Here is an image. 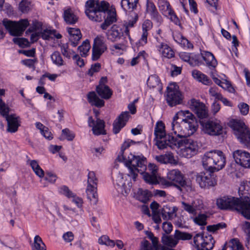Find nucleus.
<instances>
[{
  "mask_svg": "<svg viewBox=\"0 0 250 250\" xmlns=\"http://www.w3.org/2000/svg\"><path fill=\"white\" fill-rule=\"evenodd\" d=\"M226 157L223 152L219 150H212L206 152L202 156L203 167L210 173L204 172L196 175V181L201 188H209L216 185L217 181L212 173L224 167Z\"/></svg>",
  "mask_w": 250,
  "mask_h": 250,
  "instance_id": "obj_1",
  "label": "nucleus"
},
{
  "mask_svg": "<svg viewBox=\"0 0 250 250\" xmlns=\"http://www.w3.org/2000/svg\"><path fill=\"white\" fill-rule=\"evenodd\" d=\"M126 167L128 168L129 173L127 176L135 181L138 173L143 175L145 182L150 185H156L159 183L160 176L158 173V167L156 165L149 164L147 169L146 161L143 156H135L131 153L128 156L126 163Z\"/></svg>",
  "mask_w": 250,
  "mask_h": 250,
  "instance_id": "obj_2",
  "label": "nucleus"
},
{
  "mask_svg": "<svg viewBox=\"0 0 250 250\" xmlns=\"http://www.w3.org/2000/svg\"><path fill=\"white\" fill-rule=\"evenodd\" d=\"M85 13L90 20L100 22L104 19L101 25L103 30H106L116 21L115 12L109 10V3L104 0H88L85 3Z\"/></svg>",
  "mask_w": 250,
  "mask_h": 250,
  "instance_id": "obj_3",
  "label": "nucleus"
},
{
  "mask_svg": "<svg viewBox=\"0 0 250 250\" xmlns=\"http://www.w3.org/2000/svg\"><path fill=\"white\" fill-rule=\"evenodd\" d=\"M216 205L221 209H235L247 219H250V203L247 200L232 196H224L216 200Z\"/></svg>",
  "mask_w": 250,
  "mask_h": 250,
  "instance_id": "obj_4",
  "label": "nucleus"
},
{
  "mask_svg": "<svg viewBox=\"0 0 250 250\" xmlns=\"http://www.w3.org/2000/svg\"><path fill=\"white\" fill-rule=\"evenodd\" d=\"M169 147L176 149L179 155L186 158H191L195 155L199 149L197 142L188 138L180 140L175 138Z\"/></svg>",
  "mask_w": 250,
  "mask_h": 250,
  "instance_id": "obj_5",
  "label": "nucleus"
},
{
  "mask_svg": "<svg viewBox=\"0 0 250 250\" xmlns=\"http://www.w3.org/2000/svg\"><path fill=\"white\" fill-rule=\"evenodd\" d=\"M29 24V22L26 19L21 20L19 21L4 19L2 21V25L0 23V40L3 39L5 35L3 25L11 36H20Z\"/></svg>",
  "mask_w": 250,
  "mask_h": 250,
  "instance_id": "obj_6",
  "label": "nucleus"
},
{
  "mask_svg": "<svg viewBox=\"0 0 250 250\" xmlns=\"http://www.w3.org/2000/svg\"><path fill=\"white\" fill-rule=\"evenodd\" d=\"M165 128V125L161 121L158 122L154 128L155 144L160 149L169 147L175 139L174 136L166 134Z\"/></svg>",
  "mask_w": 250,
  "mask_h": 250,
  "instance_id": "obj_7",
  "label": "nucleus"
},
{
  "mask_svg": "<svg viewBox=\"0 0 250 250\" xmlns=\"http://www.w3.org/2000/svg\"><path fill=\"white\" fill-rule=\"evenodd\" d=\"M229 125L233 130L238 140L243 144L247 145L250 142V133L244 123L239 120H231Z\"/></svg>",
  "mask_w": 250,
  "mask_h": 250,
  "instance_id": "obj_8",
  "label": "nucleus"
},
{
  "mask_svg": "<svg viewBox=\"0 0 250 250\" xmlns=\"http://www.w3.org/2000/svg\"><path fill=\"white\" fill-rule=\"evenodd\" d=\"M174 119L180 121L185 128L188 127L189 130L194 132L197 130V122L194 116L188 110H181L178 112L174 116Z\"/></svg>",
  "mask_w": 250,
  "mask_h": 250,
  "instance_id": "obj_9",
  "label": "nucleus"
},
{
  "mask_svg": "<svg viewBox=\"0 0 250 250\" xmlns=\"http://www.w3.org/2000/svg\"><path fill=\"white\" fill-rule=\"evenodd\" d=\"M193 242L197 250H211L214 247L215 240L211 235L197 234L193 238Z\"/></svg>",
  "mask_w": 250,
  "mask_h": 250,
  "instance_id": "obj_10",
  "label": "nucleus"
},
{
  "mask_svg": "<svg viewBox=\"0 0 250 250\" xmlns=\"http://www.w3.org/2000/svg\"><path fill=\"white\" fill-rule=\"evenodd\" d=\"M98 179L93 171H89L87 175V186L86 193L87 198L93 204L98 201L97 190Z\"/></svg>",
  "mask_w": 250,
  "mask_h": 250,
  "instance_id": "obj_11",
  "label": "nucleus"
},
{
  "mask_svg": "<svg viewBox=\"0 0 250 250\" xmlns=\"http://www.w3.org/2000/svg\"><path fill=\"white\" fill-rule=\"evenodd\" d=\"M183 99V95L178 90V86L175 83H170L167 87L166 101L168 105L173 106L181 104Z\"/></svg>",
  "mask_w": 250,
  "mask_h": 250,
  "instance_id": "obj_12",
  "label": "nucleus"
},
{
  "mask_svg": "<svg viewBox=\"0 0 250 250\" xmlns=\"http://www.w3.org/2000/svg\"><path fill=\"white\" fill-rule=\"evenodd\" d=\"M203 130L209 135L218 136L223 133V126L217 119L208 120L201 123Z\"/></svg>",
  "mask_w": 250,
  "mask_h": 250,
  "instance_id": "obj_13",
  "label": "nucleus"
},
{
  "mask_svg": "<svg viewBox=\"0 0 250 250\" xmlns=\"http://www.w3.org/2000/svg\"><path fill=\"white\" fill-rule=\"evenodd\" d=\"M167 178L168 181H166L164 183L167 186L174 185L181 189V187H184L186 185L183 174L178 169L169 171L167 174Z\"/></svg>",
  "mask_w": 250,
  "mask_h": 250,
  "instance_id": "obj_14",
  "label": "nucleus"
},
{
  "mask_svg": "<svg viewBox=\"0 0 250 250\" xmlns=\"http://www.w3.org/2000/svg\"><path fill=\"white\" fill-rule=\"evenodd\" d=\"M107 39L111 42H115L121 39L124 35L127 36L129 40L131 38L129 35V30L127 27L122 28V26L114 24L110 29L108 30L105 33Z\"/></svg>",
  "mask_w": 250,
  "mask_h": 250,
  "instance_id": "obj_15",
  "label": "nucleus"
},
{
  "mask_svg": "<svg viewBox=\"0 0 250 250\" xmlns=\"http://www.w3.org/2000/svg\"><path fill=\"white\" fill-rule=\"evenodd\" d=\"M107 49V45L102 36H97L94 40L92 49V59L98 60Z\"/></svg>",
  "mask_w": 250,
  "mask_h": 250,
  "instance_id": "obj_16",
  "label": "nucleus"
},
{
  "mask_svg": "<svg viewBox=\"0 0 250 250\" xmlns=\"http://www.w3.org/2000/svg\"><path fill=\"white\" fill-rule=\"evenodd\" d=\"M171 126L173 133L178 137L177 139L179 140L188 138L194 133V132L189 130V128L188 127L183 129L184 126L178 119H174V117L173 118ZM176 138L177 139V138Z\"/></svg>",
  "mask_w": 250,
  "mask_h": 250,
  "instance_id": "obj_17",
  "label": "nucleus"
},
{
  "mask_svg": "<svg viewBox=\"0 0 250 250\" xmlns=\"http://www.w3.org/2000/svg\"><path fill=\"white\" fill-rule=\"evenodd\" d=\"M189 107L200 118H206L208 116V110L206 105L198 100L191 99L189 102Z\"/></svg>",
  "mask_w": 250,
  "mask_h": 250,
  "instance_id": "obj_18",
  "label": "nucleus"
},
{
  "mask_svg": "<svg viewBox=\"0 0 250 250\" xmlns=\"http://www.w3.org/2000/svg\"><path fill=\"white\" fill-rule=\"evenodd\" d=\"M182 205L185 211L193 216L196 215L198 211L204 208L203 200L200 198L195 199L191 204L182 202Z\"/></svg>",
  "mask_w": 250,
  "mask_h": 250,
  "instance_id": "obj_19",
  "label": "nucleus"
},
{
  "mask_svg": "<svg viewBox=\"0 0 250 250\" xmlns=\"http://www.w3.org/2000/svg\"><path fill=\"white\" fill-rule=\"evenodd\" d=\"M233 157L236 163L250 168V153L244 150H236L233 152Z\"/></svg>",
  "mask_w": 250,
  "mask_h": 250,
  "instance_id": "obj_20",
  "label": "nucleus"
},
{
  "mask_svg": "<svg viewBox=\"0 0 250 250\" xmlns=\"http://www.w3.org/2000/svg\"><path fill=\"white\" fill-rule=\"evenodd\" d=\"M88 125L92 127V131L94 134L100 135L106 133L104 129V122L103 120L97 118L95 121L92 117H89L88 120Z\"/></svg>",
  "mask_w": 250,
  "mask_h": 250,
  "instance_id": "obj_21",
  "label": "nucleus"
},
{
  "mask_svg": "<svg viewBox=\"0 0 250 250\" xmlns=\"http://www.w3.org/2000/svg\"><path fill=\"white\" fill-rule=\"evenodd\" d=\"M5 119L7 122V131L12 133L17 132L21 125L20 117L15 114H12L6 116Z\"/></svg>",
  "mask_w": 250,
  "mask_h": 250,
  "instance_id": "obj_22",
  "label": "nucleus"
},
{
  "mask_svg": "<svg viewBox=\"0 0 250 250\" xmlns=\"http://www.w3.org/2000/svg\"><path fill=\"white\" fill-rule=\"evenodd\" d=\"M130 115L128 112H123L114 122L113 131L115 134L118 133L121 129L125 125L128 120Z\"/></svg>",
  "mask_w": 250,
  "mask_h": 250,
  "instance_id": "obj_23",
  "label": "nucleus"
},
{
  "mask_svg": "<svg viewBox=\"0 0 250 250\" xmlns=\"http://www.w3.org/2000/svg\"><path fill=\"white\" fill-rule=\"evenodd\" d=\"M177 208L169 205L164 206L162 209L161 215L164 220H171L176 216Z\"/></svg>",
  "mask_w": 250,
  "mask_h": 250,
  "instance_id": "obj_24",
  "label": "nucleus"
},
{
  "mask_svg": "<svg viewBox=\"0 0 250 250\" xmlns=\"http://www.w3.org/2000/svg\"><path fill=\"white\" fill-rule=\"evenodd\" d=\"M96 91L98 95L103 99H109L112 95V91L110 88L100 81L99 84L96 87Z\"/></svg>",
  "mask_w": 250,
  "mask_h": 250,
  "instance_id": "obj_25",
  "label": "nucleus"
},
{
  "mask_svg": "<svg viewBox=\"0 0 250 250\" xmlns=\"http://www.w3.org/2000/svg\"><path fill=\"white\" fill-rule=\"evenodd\" d=\"M67 31L69 34V41L71 45L73 47L76 46L82 38V34L80 29L69 27L67 28Z\"/></svg>",
  "mask_w": 250,
  "mask_h": 250,
  "instance_id": "obj_26",
  "label": "nucleus"
},
{
  "mask_svg": "<svg viewBox=\"0 0 250 250\" xmlns=\"http://www.w3.org/2000/svg\"><path fill=\"white\" fill-rule=\"evenodd\" d=\"M156 47L163 57L170 59L174 56L173 50L167 44L163 42L159 43L156 45Z\"/></svg>",
  "mask_w": 250,
  "mask_h": 250,
  "instance_id": "obj_27",
  "label": "nucleus"
},
{
  "mask_svg": "<svg viewBox=\"0 0 250 250\" xmlns=\"http://www.w3.org/2000/svg\"><path fill=\"white\" fill-rule=\"evenodd\" d=\"M201 55L207 66L209 68H215L216 67L217 65V62L214 55L211 52L203 51Z\"/></svg>",
  "mask_w": 250,
  "mask_h": 250,
  "instance_id": "obj_28",
  "label": "nucleus"
},
{
  "mask_svg": "<svg viewBox=\"0 0 250 250\" xmlns=\"http://www.w3.org/2000/svg\"><path fill=\"white\" fill-rule=\"evenodd\" d=\"M161 242L163 244V247L172 249L178 244L177 240L174 235H168L163 234L162 236Z\"/></svg>",
  "mask_w": 250,
  "mask_h": 250,
  "instance_id": "obj_29",
  "label": "nucleus"
},
{
  "mask_svg": "<svg viewBox=\"0 0 250 250\" xmlns=\"http://www.w3.org/2000/svg\"><path fill=\"white\" fill-rule=\"evenodd\" d=\"M87 97L88 102L91 105L101 107L104 104V101L101 99L94 91L89 92L87 94Z\"/></svg>",
  "mask_w": 250,
  "mask_h": 250,
  "instance_id": "obj_30",
  "label": "nucleus"
},
{
  "mask_svg": "<svg viewBox=\"0 0 250 250\" xmlns=\"http://www.w3.org/2000/svg\"><path fill=\"white\" fill-rule=\"evenodd\" d=\"M63 17L65 22L68 24H74L78 20V17L70 8H67L64 10Z\"/></svg>",
  "mask_w": 250,
  "mask_h": 250,
  "instance_id": "obj_31",
  "label": "nucleus"
},
{
  "mask_svg": "<svg viewBox=\"0 0 250 250\" xmlns=\"http://www.w3.org/2000/svg\"><path fill=\"white\" fill-rule=\"evenodd\" d=\"M138 1L139 0H122L121 5L125 12H131L136 8Z\"/></svg>",
  "mask_w": 250,
  "mask_h": 250,
  "instance_id": "obj_32",
  "label": "nucleus"
},
{
  "mask_svg": "<svg viewBox=\"0 0 250 250\" xmlns=\"http://www.w3.org/2000/svg\"><path fill=\"white\" fill-rule=\"evenodd\" d=\"M135 197L138 200L143 202L146 203L149 200L151 194L148 190L139 188L135 192Z\"/></svg>",
  "mask_w": 250,
  "mask_h": 250,
  "instance_id": "obj_33",
  "label": "nucleus"
},
{
  "mask_svg": "<svg viewBox=\"0 0 250 250\" xmlns=\"http://www.w3.org/2000/svg\"><path fill=\"white\" fill-rule=\"evenodd\" d=\"M134 142L131 140H127L124 142L121 147V151L118 155L117 159L118 161L124 162L125 165L126 166V163L128 159V157L126 158L124 155V151L128 148L131 144H134ZM129 155L128 156H129Z\"/></svg>",
  "mask_w": 250,
  "mask_h": 250,
  "instance_id": "obj_34",
  "label": "nucleus"
},
{
  "mask_svg": "<svg viewBox=\"0 0 250 250\" xmlns=\"http://www.w3.org/2000/svg\"><path fill=\"white\" fill-rule=\"evenodd\" d=\"M146 12L151 15L153 19L157 21L161 20V17L159 15L156 6L153 2L147 1L146 4Z\"/></svg>",
  "mask_w": 250,
  "mask_h": 250,
  "instance_id": "obj_35",
  "label": "nucleus"
},
{
  "mask_svg": "<svg viewBox=\"0 0 250 250\" xmlns=\"http://www.w3.org/2000/svg\"><path fill=\"white\" fill-rule=\"evenodd\" d=\"M214 82L216 84L230 93H233L235 91L231 83L227 79H214Z\"/></svg>",
  "mask_w": 250,
  "mask_h": 250,
  "instance_id": "obj_36",
  "label": "nucleus"
},
{
  "mask_svg": "<svg viewBox=\"0 0 250 250\" xmlns=\"http://www.w3.org/2000/svg\"><path fill=\"white\" fill-rule=\"evenodd\" d=\"M158 5L160 11L164 15L167 16V14L171 12L170 4L167 0H158Z\"/></svg>",
  "mask_w": 250,
  "mask_h": 250,
  "instance_id": "obj_37",
  "label": "nucleus"
},
{
  "mask_svg": "<svg viewBox=\"0 0 250 250\" xmlns=\"http://www.w3.org/2000/svg\"><path fill=\"white\" fill-rule=\"evenodd\" d=\"M174 41L177 43L183 45L185 47L190 48L192 47V44L188 42V41L183 36L182 34L179 33H176L173 35Z\"/></svg>",
  "mask_w": 250,
  "mask_h": 250,
  "instance_id": "obj_38",
  "label": "nucleus"
},
{
  "mask_svg": "<svg viewBox=\"0 0 250 250\" xmlns=\"http://www.w3.org/2000/svg\"><path fill=\"white\" fill-rule=\"evenodd\" d=\"M32 250H46V247L39 235H36L34 239Z\"/></svg>",
  "mask_w": 250,
  "mask_h": 250,
  "instance_id": "obj_39",
  "label": "nucleus"
},
{
  "mask_svg": "<svg viewBox=\"0 0 250 250\" xmlns=\"http://www.w3.org/2000/svg\"><path fill=\"white\" fill-rule=\"evenodd\" d=\"M125 178H126V176L124 177L123 174L119 173L116 179V184L121 189H124L125 192L126 193L128 192L129 189L127 188Z\"/></svg>",
  "mask_w": 250,
  "mask_h": 250,
  "instance_id": "obj_40",
  "label": "nucleus"
},
{
  "mask_svg": "<svg viewBox=\"0 0 250 250\" xmlns=\"http://www.w3.org/2000/svg\"><path fill=\"white\" fill-rule=\"evenodd\" d=\"M32 8L31 2L29 0H22L19 3V10L22 13H27Z\"/></svg>",
  "mask_w": 250,
  "mask_h": 250,
  "instance_id": "obj_41",
  "label": "nucleus"
},
{
  "mask_svg": "<svg viewBox=\"0 0 250 250\" xmlns=\"http://www.w3.org/2000/svg\"><path fill=\"white\" fill-rule=\"evenodd\" d=\"M175 237L178 243L179 240H188L192 238V235L186 232H182L179 230H176L174 232Z\"/></svg>",
  "mask_w": 250,
  "mask_h": 250,
  "instance_id": "obj_42",
  "label": "nucleus"
},
{
  "mask_svg": "<svg viewBox=\"0 0 250 250\" xmlns=\"http://www.w3.org/2000/svg\"><path fill=\"white\" fill-rule=\"evenodd\" d=\"M51 59L53 63L58 66H62L64 64L60 53L58 51L54 52L51 55Z\"/></svg>",
  "mask_w": 250,
  "mask_h": 250,
  "instance_id": "obj_43",
  "label": "nucleus"
},
{
  "mask_svg": "<svg viewBox=\"0 0 250 250\" xmlns=\"http://www.w3.org/2000/svg\"><path fill=\"white\" fill-rule=\"evenodd\" d=\"M90 48L89 42L88 40L84 41L82 44L78 48L81 55L82 57H85Z\"/></svg>",
  "mask_w": 250,
  "mask_h": 250,
  "instance_id": "obj_44",
  "label": "nucleus"
},
{
  "mask_svg": "<svg viewBox=\"0 0 250 250\" xmlns=\"http://www.w3.org/2000/svg\"><path fill=\"white\" fill-rule=\"evenodd\" d=\"M98 243L100 245H104L107 246L114 247L115 245V242L110 240L107 235H103L98 239Z\"/></svg>",
  "mask_w": 250,
  "mask_h": 250,
  "instance_id": "obj_45",
  "label": "nucleus"
},
{
  "mask_svg": "<svg viewBox=\"0 0 250 250\" xmlns=\"http://www.w3.org/2000/svg\"><path fill=\"white\" fill-rule=\"evenodd\" d=\"M61 49L62 54L66 58H70L72 55H75V52L69 48L67 44H62L61 46Z\"/></svg>",
  "mask_w": 250,
  "mask_h": 250,
  "instance_id": "obj_46",
  "label": "nucleus"
},
{
  "mask_svg": "<svg viewBox=\"0 0 250 250\" xmlns=\"http://www.w3.org/2000/svg\"><path fill=\"white\" fill-rule=\"evenodd\" d=\"M249 188V186L248 185H246L245 184H241L239 188V195H242L244 197V200L246 201L247 200L249 203L250 201H248L249 198H248V194H249L248 188ZM240 199H242V198H241Z\"/></svg>",
  "mask_w": 250,
  "mask_h": 250,
  "instance_id": "obj_47",
  "label": "nucleus"
},
{
  "mask_svg": "<svg viewBox=\"0 0 250 250\" xmlns=\"http://www.w3.org/2000/svg\"><path fill=\"white\" fill-rule=\"evenodd\" d=\"M139 250H158V247L151 245L147 240H144L141 243Z\"/></svg>",
  "mask_w": 250,
  "mask_h": 250,
  "instance_id": "obj_48",
  "label": "nucleus"
},
{
  "mask_svg": "<svg viewBox=\"0 0 250 250\" xmlns=\"http://www.w3.org/2000/svg\"><path fill=\"white\" fill-rule=\"evenodd\" d=\"M229 247L232 250H242V246L239 241L236 238H233L230 240Z\"/></svg>",
  "mask_w": 250,
  "mask_h": 250,
  "instance_id": "obj_49",
  "label": "nucleus"
},
{
  "mask_svg": "<svg viewBox=\"0 0 250 250\" xmlns=\"http://www.w3.org/2000/svg\"><path fill=\"white\" fill-rule=\"evenodd\" d=\"M60 193L64 195L68 198L74 196V193L70 190V189L66 186H62L59 188Z\"/></svg>",
  "mask_w": 250,
  "mask_h": 250,
  "instance_id": "obj_50",
  "label": "nucleus"
},
{
  "mask_svg": "<svg viewBox=\"0 0 250 250\" xmlns=\"http://www.w3.org/2000/svg\"><path fill=\"white\" fill-rule=\"evenodd\" d=\"M207 215L204 214H198L197 216L193 219V221L197 225L204 226L207 224Z\"/></svg>",
  "mask_w": 250,
  "mask_h": 250,
  "instance_id": "obj_51",
  "label": "nucleus"
},
{
  "mask_svg": "<svg viewBox=\"0 0 250 250\" xmlns=\"http://www.w3.org/2000/svg\"><path fill=\"white\" fill-rule=\"evenodd\" d=\"M13 42L21 47L28 46L29 45L28 40L25 38H14L13 39Z\"/></svg>",
  "mask_w": 250,
  "mask_h": 250,
  "instance_id": "obj_52",
  "label": "nucleus"
},
{
  "mask_svg": "<svg viewBox=\"0 0 250 250\" xmlns=\"http://www.w3.org/2000/svg\"><path fill=\"white\" fill-rule=\"evenodd\" d=\"M101 68V64L99 62H97L91 65L87 74L89 77H93L94 76V73L98 72L100 70Z\"/></svg>",
  "mask_w": 250,
  "mask_h": 250,
  "instance_id": "obj_53",
  "label": "nucleus"
},
{
  "mask_svg": "<svg viewBox=\"0 0 250 250\" xmlns=\"http://www.w3.org/2000/svg\"><path fill=\"white\" fill-rule=\"evenodd\" d=\"M226 227V224L224 223H220L217 224L213 225H210L207 226V230L208 231L214 232L216 230L224 228Z\"/></svg>",
  "mask_w": 250,
  "mask_h": 250,
  "instance_id": "obj_54",
  "label": "nucleus"
},
{
  "mask_svg": "<svg viewBox=\"0 0 250 250\" xmlns=\"http://www.w3.org/2000/svg\"><path fill=\"white\" fill-rule=\"evenodd\" d=\"M62 137L68 141H72L75 137V134L69 129L65 128L62 130Z\"/></svg>",
  "mask_w": 250,
  "mask_h": 250,
  "instance_id": "obj_55",
  "label": "nucleus"
},
{
  "mask_svg": "<svg viewBox=\"0 0 250 250\" xmlns=\"http://www.w3.org/2000/svg\"><path fill=\"white\" fill-rule=\"evenodd\" d=\"M55 32L54 30H50L48 29L43 30L42 31L40 32V37L44 40H49L52 37L51 36Z\"/></svg>",
  "mask_w": 250,
  "mask_h": 250,
  "instance_id": "obj_56",
  "label": "nucleus"
},
{
  "mask_svg": "<svg viewBox=\"0 0 250 250\" xmlns=\"http://www.w3.org/2000/svg\"><path fill=\"white\" fill-rule=\"evenodd\" d=\"M238 107L241 114L246 115L249 111V105L246 103L242 102L238 104Z\"/></svg>",
  "mask_w": 250,
  "mask_h": 250,
  "instance_id": "obj_57",
  "label": "nucleus"
},
{
  "mask_svg": "<svg viewBox=\"0 0 250 250\" xmlns=\"http://www.w3.org/2000/svg\"><path fill=\"white\" fill-rule=\"evenodd\" d=\"M9 108L4 104V102L0 99V113L5 118L6 116H8Z\"/></svg>",
  "mask_w": 250,
  "mask_h": 250,
  "instance_id": "obj_58",
  "label": "nucleus"
},
{
  "mask_svg": "<svg viewBox=\"0 0 250 250\" xmlns=\"http://www.w3.org/2000/svg\"><path fill=\"white\" fill-rule=\"evenodd\" d=\"M132 16L134 18L133 20L129 21L128 22L124 24L123 26H122V28L127 27V29L129 30V27H132L134 26V24L138 20V15L136 13H133Z\"/></svg>",
  "mask_w": 250,
  "mask_h": 250,
  "instance_id": "obj_59",
  "label": "nucleus"
},
{
  "mask_svg": "<svg viewBox=\"0 0 250 250\" xmlns=\"http://www.w3.org/2000/svg\"><path fill=\"white\" fill-rule=\"evenodd\" d=\"M152 27V22L148 20H146L144 21L142 24V30L144 32H148Z\"/></svg>",
  "mask_w": 250,
  "mask_h": 250,
  "instance_id": "obj_60",
  "label": "nucleus"
},
{
  "mask_svg": "<svg viewBox=\"0 0 250 250\" xmlns=\"http://www.w3.org/2000/svg\"><path fill=\"white\" fill-rule=\"evenodd\" d=\"M162 228L165 232L168 234L172 231L173 226L170 222L166 221L163 223Z\"/></svg>",
  "mask_w": 250,
  "mask_h": 250,
  "instance_id": "obj_61",
  "label": "nucleus"
},
{
  "mask_svg": "<svg viewBox=\"0 0 250 250\" xmlns=\"http://www.w3.org/2000/svg\"><path fill=\"white\" fill-rule=\"evenodd\" d=\"M45 179L51 183H54L57 179V176L51 172H47L46 173Z\"/></svg>",
  "mask_w": 250,
  "mask_h": 250,
  "instance_id": "obj_62",
  "label": "nucleus"
},
{
  "mask_svg": "<svg viewBox=\"0 0 250 250\" xmlns=\"http://www.w3.org/2000/svg\"><path fill=\"white\" fill-rule=\"evenodd\" d=\"M148 32H143L141 38L138 42L139 46H144L147 42Z\"/></svg>",
  "mask_w": 250,
  "mask_h": 250,
  "instance_id": "obj_63",
  "label": "nucleus"
},
{
  "mask_svg": "<svg viewBox=\"0 0 250 250\" xmlns=\"http://www.w3.org/2000/svg\"><path fill=\"white\" fill-rule=\"evenodd\" d=\"M62 238L65 242H71L74 239V235L71 231H67L63 234Z\"/></svg>",
  "mask_w": 250,
  "mask_h": 250,
  "instance_id": "obj_64",
  "label": "nucleus"
}]
</instances>
